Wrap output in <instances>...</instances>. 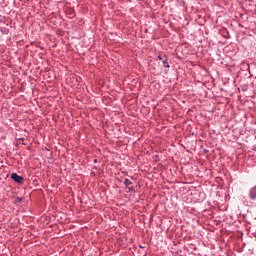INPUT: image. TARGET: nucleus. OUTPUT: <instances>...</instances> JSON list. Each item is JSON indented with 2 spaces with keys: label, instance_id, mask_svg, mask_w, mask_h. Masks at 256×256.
<instances>
[{
  "label": "nucleus",
  "instance_id": "6",
  "mask_svg": "<svg viewBox=\"0 0 256 256\" xmlns=\"http://www.w3.org/2000/svg\"><path fill=\"white\" fill-rule=\"evenodd\" d=\"M159 61L163 60V57H161V55L158 56Z\"/></svg>",
  "mask_w": 256,
  "mask_h": 256
},
{
  "label": "nucleus",
  "instance_id": "4",
  "mask_svg": "<svg viewBox=\"0 0 256 256\" xmlns=\"http://www.w3.org/2000/svg\"><path fill=\"white\" fill-rule=\"evenodd\" d=\"M163 67H166L169 69V60L167 59V56H165V59L163 60Z\"/></svg>",
  "mask_w": 256,
  "mask_h": 256
},
{
  "label": "nucleus",
  "instance_id": "2",
  "mask_svg": "<svg viewBox=\"0 0 256 256\" xmlns=\"http://www.w3.org/2000/svg\"><path fill=\"white\" fill-rule=\"evenodd\" d=\"M11 179H13L15 183H23V177L19 176L17 173H12Z\"/></svg>",
  "mask_w": 256,
  "mask_h": 256
},
{
  "label": "nucleus",
  "instance_id": "5",
  "mask_svg": "<svg viewBox=\"0 0 256 256\" xmlns=\"http://www.w3.org/2000/svg\"><path fill=\"white\" fill-rule=\"evenodd\" d=\"M23 197H16V203H22Z\"/></svg>",
  "mask_w": 256,
  "mask_h": 256
},
{
  "label": "nucleus",
  "instance_id": "1",
  "mask_svg": "<svg viewBox=\"0 0 256 256\" xmlns=\"http://www.w3.org/2000/svg\"><path fill=\"white\" fill-rule=\"evenodd\" d=\"M124 185H125L126 189L128 190V193H133V191H135V188L133 186H131V185H133V182L131 180H129L128 178H125Z\"/></svg>",
  "mask_w": 256,
  "mask_h": 256
},
{
  "label": "nucleus",
  "instance_id": "3",
  "mask_svg": "<svg viewBox=\"0 0 256 256\" xmlns=\"http://www.w3.org/2000/svg\"><path fill=\"white\" fill-rule=\"evenodd\" d=\"M249 198L252 201H255V199H256V186H254L253 188L250 189V191H249Z\"/></svg>",
  "mask_w": 256,
  "mask_h": 256
}]
</instances>
